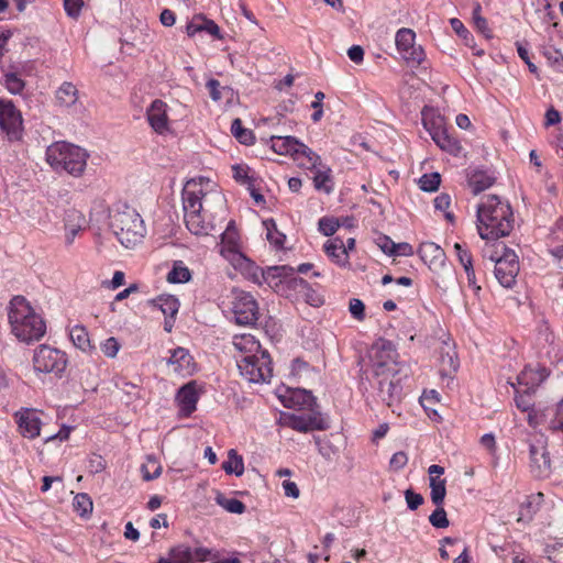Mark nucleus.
Wrapping results in <instances>:
<instances>
[{
    "label": "nucleus",
    "instance_id": "56",
    "mask_svg": "<svg viewBox=\"0 0 563 563\" xmlns=\"http://www.w3.org/2000/svg\"><path fill=\"white\" fill-rule=\"evenodd\" d=\"M481 5L476 4V7L473 10V21L478 31H481L486 36H489L487 33L489 31L487 27V21L481 15Z\"/></svg>",
    "mask_w": 563,
    "mask_h": 563
},
{
    "label": "nucleus",
    "instance_id": "46",
    "mask_svg": "<svg viewBox=\"0 0 563 563\" xmlns=\"http://www.w3.org/2000/svg\"><path fill=\"white\" fill-rule=\"evenodd\" d=\"M300 157L307 158L310 164V166H307L308 168H317L318 166H321V157L303 143H301L300 148H298V152L295 155V161H299Z\"/></svg>",
    "mask_w": 563,
    "mask_h": 563
},
{
    "label": "nucleus",
    "instance_id": "35",
    "mask_svg": "<svg viewBox=\"0 0 563 563\" xmlns=\"http://www.w3.org/2000/svg\"><path fill=\"white\" fill-rule=\"evenodd\" d=\"M69 336L71 342L79 350L87 352L91 350V343L88 331L82 325H75L70 329Z\"/></svg>",
    "mask_w": 563,
    "mask_h": 563
},
{
    "label": "nucleus",
    "instance_id": "1",
    "mask_svg": "<svg viewBox=\"0 0 563 563\" xmlns=\"http://www.w3.org/2000/svg\"><path fill=\"white\" fill-rule=\"evenodd\" d=\"M211 180L200 177L188 180L181 192L184 220L187 229L195 235H209L214 227L206 220L209 200L223 205L224 198L218 190H212Z\"/></svg>",
    "mask_w": 563,
    "mask_h": 563
},
{
    "label": "nucleus",
    "instance_id": "48",
    "mask_svg": "<svg viewBox=\"0 0 563 563\" xmlns=\"http://www.w3.org/2000/svg\"><path fill=\"white\" fill-rule=\"evenodd\" d=\"M4 85L12 95L21 93L25 87V82L14 73L4 75Z\"/></svg>",
    "mask_w": 563,
    "mask_h": 563
},
{
    "label": "nucleus",
    "instance_id": "59",
    "mask_svg": "<svg viewBox=\"0 0 563 563\" xmlns=\"http://www.w3.org/2000/svg\"><path fill=\"white\" fill-rule=\"evenodd\" d=\"M515 402L517 408L523 412L529 411L533 407L530 400V391L528 390H525L523 394L517 395L515 397Z\"/></svg>",
    "mask_w": 563,
    "mask_h": 563
},
{
    "label": "nucleus",
    "instance_id": "9",
    "mask_svg": "<svg viewBox=\"0 0 563 563\" xmlns=\"http://www.w3.org/2000/svg\"><path fill=\"white\" fill-rule=\"evenodd\" d=\"M497 249L503 250V255H490V261L495 262V276L499 284L505 288H510L516 283L519 273V262L517 254L506 247L504 243L497 244Z\"/></svg>",
    "mask_w": 563,
    "mask_h": 563
},
{
    "label": "nucleus",
    "instance_id": "36",
    "mask_svg": "<svg viewBox=\"0 0 563 563\" xmlns=\"http://www.w3.org/2000/svg\"><path fill=\"white\" fill-rule=\"evenodd\" d=\"M432 140L435 142V144L440 148H442V150H444V151H446L449 153H456L460 150V145H459L457 141L455 139L451 137L448 134L445 129L444 130H439L438 129L434 132V135L432 136Z\"/></svg>",
    "mask_w": 563,
    "mask_h": 563
},
{
    "label": "nucleus",
    "instance_id": "58",
    "mask_svg": "<svg viewBox=\"0 0 563 563\" xmlns=\"http://www.w3.org/2000/svg\"><path fill=\"white\" fill-rule=\"evenodd\" d=\"M407 462H408L407 454L404 451H399V452H396L391 456V459L389 461V466L394 471H399L406 466Z\"/></svg>",
    "mask_w": 563,
    "mask_h": 563
},
{
    "label": "nucleus",
    "instance_id": "53",
    "mask_svg": "<svg viewBox=\"0 0 563 563\" xmlns=\"http://www.w3.org/2000/svg\"><path fill=\"white\" fill-rule=\"evenodd\" d=\"M120 349L118 340L113 336L107 339L102 345L101 351L108 357H115Z\"/></svg>",
    "mask_w": 563,
    "mask_h": 563
},
{
    "label": "nucleus",
    "instance_id": "38",
    "mask_svg": "<svg viewBox=\"0 0 563 563\" xmlns=\"http://www.w3.org/2000/svg\"><path fill=\"white\" fill-rule=\"evenodd\" d=\"M164 560L166 563H194V552L187 545H178L172 549L169 558Z\"/></svg>",
    "mask_w": 563,
    "mask_h": 563
},
{
    "label": "nucleus",
    "instance_id": "39",
    "mask_svg": "<svg viewBox=\"0 0 563 563\" xmlns=\"http://www.w3.org/2000/svg\"><path fill=\"white\" fill-rule=\"evenodd\" d=\"M430 497L432 503L435 506L443 505L445 495H446V488H445V479H440L438 477H430Z\"/></svg>",
    "mask_w": 563,
    "mask_h": 563
},
{
    "label": "nucleus",
    "instance_id": "32",
    "mask_svg": "<svg viewBox=\"0 0 563 563\" xmlns=\"http://www.w3.org/2000/svg\"><path fill=\"white\" fill-rule=\"evenodd\" d=\"M295 269L287 265L282 266H271L265 269V272L261 273V276L264 279V283H267L271 285L274 283L275 285L278 284V282L282 280L283 277H287L292 275Z\"/></svg>",
    "mask_w": 563,
    "mask_h": 563
},
{
    "label": "nucleus",
    "instance_id": "21",
    "mask_svg": "<svg viewBox=\"0 0 563 563\" xmlns=\"http://www.w3.org/2000/svg\"><path fill=\"white\" fill-rule=\"evenodd\" d=\"M439 354L441 375L449 376L456 372L459 367V361L454 346L449 342L443 341Z\"/></svg>",
    "mask_w": 563,
    "mask_h": 563
},
{
    "label": "nucleus",
    "instance_id": "29",
    "mask_svg": "<svg viewBox=\"0 0 563 563\" xmlns=\"http://www.w3.org/2000/svg\"><path fill=\"white\" fill-rule=\"evenodd\" d=\"M496 178L486 170H473L468 175V186L474 195L486 190L495 183Z\"/></svg>",
    "mask_w": 563,
    "mask_h": 563
},
{
    "label": "nucleus",
    "instance_id": "64",
    "mask_svg": "<svg viewBox=\"0 0 563 563\" xmlns=\"http://www.w3.org/2000/svg\"><path fill=\"white\" fill-rule=\"evenodd\" d=\"M549 559L553 563H563V544L554 547L549 554Z\"/></svg>",
    "mask_w": 563,
    "mask_h": 563
},
{
    "label": "nucleus",
    "instance_id": "15",
    "mask_svg": "<svg viewBox=\"0 0 563 563\" xmlns=\"http://www.w3.org/2000/svg\"><path fill=\"white\" fill-rule=\"evenodd\" d=\"M378 384V397L383 402H385L388 407H394V405L398 404L402 396V375H382L380 377H375Z\"/></svg>",
    "mask_w": 563,
    "mask_h": 563
},
{
    "label": "nucleus",
    "instance_id": "47",
    "mask_svg": "<svg viewBox=\"0 0 563 563\" xmlns=\"http://www.w3.org/2000/svg\"><path fill=\"white\" fill-rule=\"evenodd\" d=\"M441 183V176L439 173L424 174L419 179V187L423 191L432 192L435 191Z\"/></svg>",
    "mask_w": 563,
    "mask_h": 563
},
{
    "label": "nucleus",
    "instance_id": "37",
    "mask_svg": "<svg viewBox=\"0 0 563 563\" xmlns=\"http://www.w3.org/2000/svg\"><path fill=\"white\" fill-rule=\"evenodd\" d=\"M154 306L158 307L162 312L169 318H174L179 309V301L174 296H159L154 301Z\"/></svg>",
    "mask_w": 563,
    "mask_h": 563
},
{
    "label": "nucleus",
    "instance_id": "3",
    "mask_svg": "<svg viewBox=\"0 0 563 563\" xmlns=\"http://www.w3.org/2000/svg\"><path fill=\"white\" fill-rule=\"evenodd\" d=\"M11 333L21 342L40 341L46 333V323L23 296H14L7 307Z\"/></svg>",
    "mask_w": 563,
    "mask_h": 563
},
{
    "label": "nucleus",
    "instance_id": "41",
    "mask_svg": "<svg viewBox=\"0 0 563 563\" xmlns=\"http://www.w3.org/2000/svg\"><path fill=\"white\" fill-rule=\"evenodd\" d=\"M231 132L234 137L244 145L253 144L254 135L249 129L243 128L241 119L236 118L231 124Z\"/></svg>",
    "mask_w": 563,
    "mask_h": 563
},
{
    "label": "nucleus",
    "instance_id": "16",
    "mask_svg": "<svg viewBox=\"0 0 563 563\" xmlns=\"http://www.w3.org/2000/svg\"><path fill=\"white\" fill-rule=\"evenodd\" d=\"M20 433L27 439H35L40 435L41 419L34 409L24 408L15 413Z\"/></svg>",
    "mask_w": 563,
    "mask_h": 563
},
{
    "label": "nucleus",
    "instance_id": "8",
    "mask_svg": "<svg viewBox=\"0 0 563 563\" xmlns=\"http://www.w3.org/2000/svg\"><path fill=\"white\" fill-rule=\"evenodd\" d=\"M236 365L242 377L249 383H268L273 376L272 360L268 352L236 357Z\"/></svg>",
    "mask_w": 563,
    "mask_h": 563
},
{
    "label": "nucleus",
    "instance_id": "14",
    "mask_svg": "<svg viewBox=\"0 0 563 563\" xmlns=\"http://www.w3.org/2000/svg\"><path fill=\"white\" fill-rule=\"evenodd\" d=\"M530 472L537 478H547L552 472L547 442L539 439L529 444Z\"/></svg>",
    "mask_w": 563,
    "mask_h": 563
},
{
    "label": "nucleus",
    "instance_id": "45",
    "mask_svg": "<svg viewBox=\"0 0 563 563\" xmlns=\"http://www.w3.org/2000/svg\"><path fill=\"white\" fill-rule=\"evenodd\" d=\"M73 506H74V509L81 517H84L92 511V500L85 493H80L75 496Z\"/></svg>",
    "mask_w": 563,
    "mask_h": 563
},
{
    "label": "nucleus",
    "instance_id": "33",
    "mask_svg": "<svg viewBox=\"0 0 563 563\" xmlns=\"http://www.w3.org/2000/svg\"><path fill=\"white\" fill-rule=\"evenodd\" d=\"M422 123L423 126L428 130L431 137L434 135V132L439 130H444V119L434 113L432 109H429L427 107L423 108L422 112Z\"/></svg>",
    "mask_w": 563,
    "mask_h": 563
},
{
    "label": "nucleus",
    "instance_id": "22",
    "mask_svg": "<svg viewBox=\"0 0 563 563\" xmlns=\"http://www.w3.org/2000/svg\"><path fill=\"white\" fill-rule=\"evenodd\" d=\"M323 250L331 261L340 266L349 264V254L346 253L345 243L340 236L328 240Z\"/></svg>",
    "mask_w": 563,
    "mask_h": 563
},
{
    "label": "nucleus",
    "instance_id": "26",
    "mask_svg": "<svg viewBox=\"0 0 563 563\" xmlns=\"http://www.w3.org/2000/svg\"><path fill=\"white\" fill-rule=\"evenodd\" d=\"M301 142L294 136H271V148L279 155H295L300 148Z\"/></svg>",
    "mask_w": 563,
    "mask_h": 563
},
{
    "label": "nucleus",
    "instance_id": "17",
    "mask_svg": "<svg viewBox=\"0 0 563 563\" xmlns=\"http://www.w3.org/2000/svg\"><path fill=\"white\" fill-rule=\"evenodd\" d=\"M198 399V386L195 380L180 387L175 397L179 411L184 417H189L196 410Z\"/></svg>",
    "mask_w": 563,
    "mask_h": 563
},
{
    "label": "nucleus",
    "instance_id": "42",
    "mask_svg": "<svg viewBox=\"0 0 563 563\" xmlns=\"http://www.w3.org/2000/svg\"><path fill=\"white\" fill-rule=\"evenodd\" d=\"M263 224L267 231L266 238L269 241V243L276 246L277 249L283 247L286 236L285 234L277 230L275 221L273 219L265 220Z\"/></svg>",
    "mask_w": 563,
    "mask_h": 563
},
{
    "label": "nucleus",
    "instance_id": "5",
    "mask_svg": "<svg viewBox=\"0 0 563 563\" xmlns=\"http://www.w3.org/2000/svg\"><path fill=\"white\" fill-rule=\"evenodd\" d=\"M88 154L74 144L60 141L46 148V162L56 172L80 176L86 168Z\"/></svg>",
    "mask_w": 563,
    "mask_h": 563
},
{
    "label": "nucleus",
    "instance_id": "34",
    "mask_svg": "<svg viewBox=\"0 0 563 563\" xmlns=\"http://www.w3.org/2000/svg\"><path fill=\"white\" fill-rule=\"evenodd\" d=\"M222 468L227 474L241 476L244 473V463L241 455L234 449L228 452V460L222 463Z\"/></svg>",
    "mask_w": 563,
    "mask_h": 563
},
{
    "label": "nucleus",
    "instance_id": "62",
    "mask_svg": "<svg viewBox=\"0 0 563 563\" xmlns=\"http://www.w3.org/2000/svg\"><path fill=\"white\" fill-rule=\"evenodd\" d=\"M233 178L241 184H249L250 177L247 174V167L235 165L232 167Z\"/></svg>",
    "mask_w": 563,
    "mask_h": 563
},
{
    "label": "nucleus",
    "instance_id": "13",
    "mask_svg": "<svg viewBox=\"0 0 563 563\" xmlns=\"http://www.w3.org/2000/svg\"><path fill=\"white\" fill-rule=\"evenodd\" d=\"M416 33L411 29L402 27L396 33V46L402 58L412 66L420 65L424 57V51L416 45Z\"/></svg>",
    "mask_w": 563,
    "mask_h": 563
},
{
    "label": "nucleus",
    "instance_id": "57",
    "mask_svg": "<svg viewBox=\"0 0 563 563\" xmlns=\"http://www.w3.org/2000/svg\"><path fill=\"white\" fill-rule=\"evenodd\" d=\"M405 498H406L407 506L410 510H416L423 503L422 495L415 493L411 489H407L405 492Z\"/></svg>",
    "mask_w": 563,
    "mask_h": 563
},
{
    "label": "nucleus",
    "instance_id": "40",
    "mask_svg": "<svg viewBox=\"0 0 563 563\" xmlns=\"http://www.w3.org/2000/svg\"><path fill=\"white\" fill-rule=\"evenodd\" d=\"M144 481H153L162 474V465L155 456L148 455L146 462L141 466Z\"/></svg>",
    "mask_w": 563,
    "mask_h": 563
},
{
    "label": "nucleus",
    "instance_id": "6",
    "mask_svg": "<svg viewBox=\"0 0 563 563\" xmlns=\"http://www.w3.org/2000/svg\"><path fill=\"white\" fill-rule=\"evenodd\" d=\"M418 254L424 264L434 273L435 283L446 290L455 284V271L446 262L444 251L433 242H423L418 249Z\"/></svg>",
    "mask_w": 563,
    "mask_h": 563
},
{
    "label": "nucleus",
    "instance_id": "24",
    "mask_svg": "<svg viewBox=\"0 0 563 563\" xmlns=\"http://www.w3.org/2000/svg\"><path fill=\"white\" fill-rule=\"evenodd\" d=\"M187 34L194 36L200 32H207L210 35L221 38L220 27L212 21L202 15H196L186 26Z\"/></svg>",
    "mask_w": 563,
    "mask_h": 563
},
{
    "label": "nucleus",
    "instance_id": "18",
    "mask_svg": "<svg viewBox=\"0 0 563 563\" xmlns=\"http://www.w3.org/2000/svg\"><path fill=\"white\" fill-rule=\"evenodd\" d=\"M172 372L179 376H189L195 372V363L188 350L177 347L172 351V355L167 361Z\"/></svg>",
    "mask_w": 563,
    "mask_h": 563
},
{
    "label": "nucleus",
    "instance_id": "55",
    "mask_svg": "<svg viewBox=\"0 0 563 563\" xmlns=\"http://www.w3.org/2000/svg\"><path fill=\"white\" fill-rule=\"evenodd\" d=\"M324 97L325 96L322 91H318L314 95L316 100L311 103V107L314 109V112L311 115L313 122L320 121L323 115L322 101Z\"/></svg>",
    "mask_w": 563,
    "mask_h": 563
},
{
    "label": "nucleus",
    "instance_id": "27",
    "mask_svg": "<svg viewBox=\"0 0 563 563\" xmlns=\"http://www.w3.org/2000/svg\"><path fill=\"white\" fill-rule=\"evenodd\" d=\"M233 346L241 353L240 356H249L266 352L252 334L234 335Z\"/></svg>",
    "mask_w": 563,
    "mask_h": 563
},
{
    "label": "nucleus",
    "instance_id": "2",
    "mask_svg": "<svg viewBox=\"0 0 563 563\" xmlns=\"http://www.w3.org/2000/svg\"><path fill=\"white\" fill-rule=\"evenodd\" d=\"M477 229L483 240H497L509 235L514 228L510 205L497 195L485 197L477 208Z\"/></svg>",
    "mask_w": 563,
    "mask_h": 563
},
{
    "label": "nucleus",
    "instance_id": "23",
    "mask_svg": "<svg viewBox=\"0 0 563 563\" xmlns=\"http://www.w3.org/2000/svg\"><path fill=\"white\" fill-rule=\"evenodd\" d=\"M454 250L459 258V262L461 263L465 271L468 286L473 288L475 294H478L481 290V286H478L476 283L471 253L464 247V245L460 243L454 244Z\"/></svg>",
    "mask_w": 563,
    "mask_h": 563
},
{
    "label": "nucleus",
    "instance_id": "61",
    "mask_svg": "<svg viewBox=\"0 0 563 563\" xmlns=\"http://www.w3.org/2000/svg\"><path fill=\"white\" fill-rule=\"evenodd\" d=\"M395 242L387 235L379 236L377 239V245L387 255H393L395 249Z\"/></svg>",
    "mask_w": 563,
    "mask_h": 563
},
{
    "label": "nucleus",
    "instance_id": "44",
    "mask_svg": "<svg viewBox=\"0 0 563 563\" xmlns=\"http://www.w3.org/2000/svg\"><path fill=\"white\" fill-rule=\"evenodd\" d=\"M191 278L190 271L187 266L183 264V262H176L174 264L173 269L167 275V280L169 283H187Z\"/></svg>",
    "mask_w": 563,
    "mask_h": 563
},
{
    "label": "nucleus",
    "instance_id": "30",
    "mask_svg": "<svg viewBox=\"0 0 563 563\" xmlns=\"http://www.w3.org/2000/svg\"><path fill=\"white\" fill-rule=\"evenodd\" d=\"M311 169L314 170L312 180L316 190L323 191L325 194L332 192L333 181L331 176V168L321 164V166Z\"/></svg>",
    "mask_w": 563,
    "mask_h": 563
},
{
    "label": "nucleus",
    "instance_id": "4",
    "mask_svg": "<svg viewBox=\"0 0 563 563\" xmlns=\"http://www.w3.org/2000/svg\"><path fill=\"white\" fill-rule=\"evenodd\" d=\"M109 227L118 241L126 249L135 247L145 235V227L141 216L135 209L126 206L110 212Z\"/></svg>",
    "mask_w": 563,
    "mask_h": 563
},
{
    "label": "nucleus",
    "instance_id": "28",
    "mask_svg": "<svg viewBox=\"0 0 563 563\" xmlns=\"http://www.w3.org/2000/svg\"><path fill=\"white\" fill-rule=\"evenodd\" d=\"M545 369H534L532 367H525L523 371L518 375L517 382L519 385L526 387V390L532 391L540 383L545 379Z\"/></svg>",
    "mask_w": 563,
    "mask_h": 563
},
{
    "label": "nucleus",
    "instance_id": "11",
    "mask_svg": "<svg viewBox=\"0 0 563 563\" xmlns=\"http://www.w3.org/2000/svg\"><path fill=\"white\" fill-rule=\"evenodd\" d=\"M232 295V312L235 322L241 325H253L258 319V305L254 297L239 289H233Z\"/></svg>",
    "mask_w": 563,
    "mask_h": 563
},
{
    "label": "nucleus",
    "instance_id": "19",
    "mask_svg": "<svg viewBox=\"0 0 563 563\" xmlns=\"http://www.w3.org/2000/svg\"><path fill=\"white\" fill-rule=\"evenodd\" d=\"M146 118L151 128L158 134L168 130L167 104L161 100H154L146 111Z\"/></svg>",
    "mask_w": 563,
    "mask_h": 563
},
{
    "label": "nucleus",
    "instance_id": "49",
    "mask_svg": "<svg viewBox=\"0 0 563 563\" xmlns=\"http://www.w3.org/2000/svg\"><path fill=\"white\" fill-rule=\"evenodd\" d=\"M429 522L438 529H444L449 527L450 521L442 505L437 506L435 510L429 516Z\"/></svg>",
    "mask_w": 563,
    "mask_h": 563
},
{
    "label": "nucleus",
    "instance_id": "7",
    "mask_svg": "<svg viewBox=\"0 0 563 563\" xmlns=\"http://www.w3.org/2000/svg\"><path fill=\"white\" fill-rule=\"evenodd\" d=\"M397 356L396 349L389 341L380 340L373 344L368 357L374 377L399 375L402 367L398 364Z\"/></svg>",
    "mask_w": 563,
    "mask_h": 563
},
{
    "label": "nucleus",
    "instance_id": "31",
    "mask_svg": "<svg viewBox=\"0 0 563 563\" xmlns=\"http://www.w3.org/2000/svg\"><path fill=\"white\" fill-rule=\"evenodd\" d=\"M78 89L73 82L65 81L56 91V101L60 107H71L78 101Z\"/></svg>",
    "mask_w": 563,
    "mask_h": 563
},
{
    "label": "nucleus",
    "instance_id": "25",
    "mask_svg": "<svg viewBox=\"0 0 563 563\" xmlns=\"http://www.w3.org/2000/svg\"><path fill=\"white\" fill-rule=\"evenodd\" d=\"M86 223L85 217L81 212L71 209L67 211L65 219V241L71 244L76 235L82 230Z\"/></svg>",
    "mask_w": 563,
    "mask_h": 563
},
{
    "label": "nucleus",
    "instance_id": "20",
    "mask_svg": "<svg viewBox=\"0 0 563 563\" xmlns=\"http://www.w3.org/2000/svg\"><path fill=\"white\" fill-rule=\"evenodd\" d=\"M289 426L299 432L325 430L329 427L320 413L292 415L289 417Z\"/></svg>",
    "mask_w": 563,
    "mask_h": 563
},
{
    "label": "nucleus",
    "instance_id": "54",
    "mask_svg": "<svg viewBox=\"0 0 563 563\" xmlns=\"http://www.w3.org/2000/svg\"><path fill=\"white\" fill-rule=\"evenodd\" d=\"M84 7V0H64V9L70 18H78Z\"/></svg>",
    "mask_w": 563,
    "mask_h": 563
},
{
    "label": "nucleus",
    "instance_id": "12",
    "mask_svg": "<svg viewBox=\"0 0 563 563\" xmlns=\"http://www.w3.org/2000/svg\"><path fill=\"white\" fill-rule=\"evenodd\" d=\"M22 125V114L13 101L0 98V128L10 141L21 139Z\"/></svg>",
    "mask_w": 563,
    "mask_h": 563
},
{
    "label": "nucleus",
    "instance_id": "43",
    "mask_svg": "<svg viewBox=\"0 0 563 563\" xmlns=\"http://www.w3.org/2000/svg\"><path fill=\"white\" fill-rule=\"evenodd\" d=\"M216 501L218 505L223 507L227 511L231 514H243L245 511V505L236 499V498H227L223 494L218 493L216 497Z\"/></svg>",
    "mask_w": 563,
    "mask_h": 563
},
{
    "label": "nucleus",
    "instance_id": "10",
    "mask_svg": "<svg viewBox=\"0 0 563 563\" xmlns=\"http://www.w3.org/2000/svg\"><path fill=\"white\" fill-rule=\"evenodd\" d=\"M67 358L62 351L48 345H40L33 355V366L40 373L60 374L66 368Z\"/></svg>",
    "mask_w": 563,
    "mask_h": 563
},
{
    "label": "nucleus",
    "instance_id": "52",
    "mask_svg": "<svg viewBox=\"0 0 563 563\" xmlns=\"http://www.w3.org/2000/svg\"><path fill=\"white\" fill-rule=\"evenodd\" d=\"M349 310L352 317L358 321L365 319V306L362 300L353 298L350 300Z\"/></svg>",
    "mask_w": 563,
    "mask_h": 563
},
{
    "label": "nucleus",
    "instance_id": "51",
    "mask_svg": "<svg viewBox=\"0 0 563 563\" xmlns=\"http://www.w3.org/2000/svg\"><path fill=\"white\" fill-rule=\"evenodd\" d=\"M222 242L228 244L229 250L233 251L238 246V232L235 229L234 221H230L227 225L225 231L222 233Z\"/></svg>",
    "mask_w": 563,
    "mask_h": 563
},
{
    "label": "nucleus",
    "instance_id": "50",
    "mask_svg": "<svg viewBox=\"0 0 563 563\" xmlns=\"http://www.w3.org/2000/svg\"><path fill=\"white\" fill-rule=\"evenodd\" d=\"M318 227H319V231L323 235L331 236L336 232V230L340 227V223H339L338 219L330 218V217H323L319 220Z\"/></svg>",
    "mask_w": 563,
    "mask_h": 563
},
{
    "label": "nucleus",
    "instance_id": "60",
    "mask_svg": "<svg viewBox=\"0 0 563 563\" xmlns=\"http://www.w3.org/2000/svg\"><path fill=\"white\" fill-rule=\"evenodd\" d=\"M207 88L209 90V95H210V98L213 100V101H220L222 96H221V86H220V82L219 80L217 79H209L207 81Z\"/></svg>",
    "mask_w": 563,
    "mask_h": 563
},
{
    "label": "nucleus",
    "instance_id": "63",
    "mask_svg": "<svg viewBox=\"0 0 563 563\" xmlns=\"http://www.w3.org/2000/svg\"><path fill=\"white\" fill-rule=\"evenodd\" d=\"M347 56L355 64H360L364 58V49L360 45H353L347 49Z\"/></svg>",
    "mask_w": 563,
    "mask_h": 563
}]
</instances>
